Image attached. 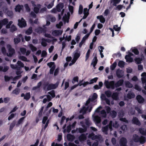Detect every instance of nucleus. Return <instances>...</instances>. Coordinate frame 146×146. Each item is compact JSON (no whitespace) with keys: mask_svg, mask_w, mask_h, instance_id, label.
<instances>
[{"mask_svg":"<svg viewBox=\"0 0 146 146\" xmlns=\"http://www.w3.org/2000/svg\"><path fill=\"white\" fill-rule=\"evenodd\" d=\"M142 60V58H136L135 59V62L137 64H139L141 63V61Z\"/></svg>","mask_w":146,"mask_h":146,"instance_id":"obj_60","label":"nucleus"},{"mask_svg":"<svg viewBox=\"0 0 146 146\" xmlns=\"http://www.w3.org/2000/svg\"><path fill=\"white\" fill-rule=\"evenodd\" d=\"M117 65V63L115 62H114L113 64L110 66V69L112 70H113L116 67Z\"/></svg>","mask_w":146,"mask_h":146,"instance_id":"obj_57","label":"nucleus"},{"mask_svg":"<svg viewBox=\"0 0 146 146\" xmlns=\"http://www.w3.org/2000/svg\"><path fill=\"white\" fill-rule=\"evenodd\" d=\"M43 30V29L42 28L38 27L35 29V31L36 32L40 33L42 32Z\"/></svg>","mask_w":146,"mask_h":146,"instance_id":"obj_58","label":"nucleus"},{"mask_svg":"<svg viewBox=\"0 0 146 146\" xmlns=\"http://www.w3.org/2000/svg\"><path fill=\"white\" fill-rule=\"evenodd\" d=\"M139 131L141 134L145 135H146V130L145 129L141 128L139 129Z\"/></svg>","mask_w":146,"mask_h":146,"instance_id":"obj_44","label":"nucleus"},{"mask_svg":"<svg viewBox=\"0 0 146 146\" xmlns=\"http://www.w3.org/2000/svg\"><path fill=\"white\" fill-rule=\"evenodd\" d=\"M30 97V93H27L25 94L24 98L26 100H29Z\"/></svg>","mask_w":146,"mask_h":146,"instance_id":"obj_56","label":"nucleus"},{"mask_svg":"<svg viewBox=\"0 0 146 146\" xmlns=\"http://www.w3.org/2000/svg\"><path fill=\"white\" fill-rule=\"evenodd\" d=\"M123 80H120L115 83V87H117L121 86L123 84Z\"/></svg>","mask_w":146,"mask_h":146,"instance_id":"obj_35","label":"nucleus"},{"mask_svg":"<svg viewBox=\"0 0 146 146\" xmlns=\"http://www.w3.org/2000/svg\"><path fill=\"white\" fill-rule=\"evenodd\" d=\"M132 123L137 125H140V123L138 120V119L136 117H134L132 121Z\"/></svg>","mask_w":146,"mask_h":146,"instance_id":"obj_28","label":"nucleus"},{"mask_svg":"<svg viewBox=\"0 0 146 146\" xmlns=\"http://www.w3.org/2000/svg\"><path fill=\"white\" fill-rule=\"evenodd\" d=\"M47 65L49 67L51 68L50 70V74H52L53 73L56 66L54 62H50L47 64Z\"/></svg>","mask_w":146,"mask_h":146,"instance_id":"obj_12","label":"nucleus"},{"mask_svg":"<svg viewBox=\"0 0 146 146\" xmlns=\"http://www.w3.org/2000/svg\"><path fill=\"white\" fill-rule=\"evenodd\" d=\"M132 51L136 54H138L139 51L137 49L135 48H131Z\"/></svg>","mask_w":146,"mask_h":146,"instance_id":"obj_49","label":"nucleus"},{"mask_svg":"<svg viewBox=\"0 0 146 146\" xmlns=\"http://www.w3.org/2000/svg\"><path fill=\"white\" fill-rule=\"evenodd\" d=\"M71 130V126L69 125L68 126L66 129H64L63 131L64 133H65L66 132L69 133L70 132Z\"/></svg>","mask_w":146,"mask_h":146,"instance_id":"obj_43","label":"nucleus"},{"mask_svg":"<svg viewBox=\"0 0 146 146\" xmlns=\"http://www.w3.org/2000/svg\"><path fill=\"white\" fill-rule=\"evenodd\" d=\"M84 16H83L82 19H85L88 16L89 14V11L87 8H85L84 9Z\"/></svg>","mask_w":146,"mask_h":146,"instance_id":"obj_27","label":"nucleus"},{"mask_svg":"<svg viewBox=\"0 0 146 146\" xmlns=\"http://www.w3.org/2000/svg\"><path fill=\"white\" fill-rule=\"evenodd\" d=\"M22 72L20 70H17L16 72V74L17 76H15L13 78V80H16L19 78H20L21 76V74L22 73Z\"/></svg>","mask_w":146,"mask_h":146,"instance_id":"obj_24","label":"nucleus"},{"mask_svg":"<svg viewBox=\"0 0 146 146\" xmlns=\"http://www.w3.org/2000/svg\"><path fill=\"white\" fill-rule=\"evenodd\" d=\"M46 96L47 98H44L43 101V102L44 104L46 103L47 101H50L52 99L51 97L49 95H47Z\"/></svg>","mask_w":146,"mask_h":146,"instance_id":"obj_34","label":"nucleus"},{"mask_svg":"<svg viewBox=\"0 0 146 146\" xmlns=\"http://www.w3.org/2000/svg\"><path fill=\"white\" fill-rule=\"evenodd\" d=\"M83 6L82 5H80L79 7L78 13L79 14H81L83 12Z\"/></svg>","mask_w":146,"mask_h":146,"instance_id":"obj_50","label":"nucleus"},{"mask_svg":"<svg viewBox=\"0 0 146 146\" xmlns=\"http://www.w3.org/2000/svg\"><path fill=\"white\" fill-rule=\"evenodd\" d=\"M88 137L91 138L92 140L96 139V142L93 144L92 146H97L98 144V141H100V139L101 138V137L100 135H94V134L93 133H92L89 134Z\"/></svg>","mask_w":146,"mask_h":146,"instance_id":"obj_5","label":"nucleus"},{"mask_svg":"<svg viewBox=\"0 0 146 146\" xmlns=\"http://www.w3.org/2000/svg\"><path fill=\"white\" fill-rule=\"evenodd\" d=\"M9 68V67L7 66H5L4 67L2 66H0V71L5 72L7 71Z\"/></svg>","mask_w":146,"mask_h":146,"instance_id":"obj_33","label":"nucleus"},{"mask_svg":"<svg viewBox=\"0 0 146 146\" xmlns=\"http://www.w3.org/2000/svg\"><path fill=\"white\" fill-rule=\"evenodd\" d=\"M28 46L33 52L35 51L36 50V48L32 44H29Z\"/></svg>","mask_w":146,"mask_h":146,"instance_id":"obj_47","label":"nucleus"},{"mask_svg":"<svg viewBox=\"0 0 146 146\" xmlns=\"http://www.w3.org/2000/svg\"><path fill=\"white\" fill-rule=\"evenodd\" d=\"M90 84L89 82H84L83 81H82L79 84L80 86L83 85L84 87L86 86L88 84Z\"/></svg>","mask_w":146,"mask_h":146,"instance_id":"obj_38","label":"nucleus"},{"mask_svg":"<svg viewBox=\"0 0 146 146\" xmlns=\"http://www.w3.org/2000/svg\"><path fill=\"white\" fill-rule=\"evenodd\" d=\"M8 20L7 19H4L0 21V29L2 28L3 25H6L8 23Z\"/></svg>","mask_w":146,"mask_h":146,"instance_id":"obj_19","label":"nucleus"},{"mask_svg":"<svg viewBox=\"0 0 146 146\" xmlns=\"http://www.w3.org/2000/svg\"><path fill=\"white\" fill-rule=\"evenodd\" d=\"M125 58L127 62H131L133 61V58L129 56H125Z\"/></svg>","mask_w":146,"mask_h":146,"instance_id":"obj_42","label":"nucleus"},{"mask_svg":"<svg viewBox=\"0 0 146 146\" xmlns=\"http://www.w3.org/2000/svg\"><path fill=\"white\" fill-rule=\"evenodd\" d=\"M141 80L142 83L144 84L146 82V73L143 72L141 74Z\"/></svg>","mask_w":146,"mask_h":146,"instance_id":"obj_25","label":"nucleus"},{"mask_svg":"<svg viewBox=\"0 0 146 146\" xmlns=\"http://www.w3.org/2000/svg\"><path fill=\"white\" fill-rule=\"evenodd\" d=\"M48 118V116H44L43 117L42 120V123L43 124H44L46 123V121H47Z\"/></svg>","mask_w":146,"mask_h":146,"instance_id":"obj_62","label":"nucleus"},{"mask_svg":"<svg viewBox=\"0 0 146 146\" xmlns=\"http://www.w3.org/2000/svg\"><path fill=\"white\" fill-rule=\"evenodd\" d=\"M68 140L70 141H73L75 139V137L70 134H68L67 136Z\"/></svg>","mask_w":146,"mask_h":146,"instance_id":"obj_32","label":"nucleus"},{"mask_svg":"<svg viewBox=\"0 0 146 146\" xmlns=\"http://www.w3.org/2000/svg\"><path fill=\"white\" fill-rule=\"evenodd\" d=\"M63 7L64 5L63 3H59L56 6V8L53 9L51 10V12L53 13H56L57 12H60L63 9Z\"/></svg>","mask_w":146,"mask_h":146,"instance_id":"obj_9","label":"nucleus"},{"mask_svg":"<svg viewBox=\"0 0 146 146\" xmlns=\"http://www.w3.org/2000/svg\"><path fill=\"white\" fill-rule=\"evenodd\" d=\"M88 135V133H86V135L84 134H82L79 137V139L80 141H83L86 139V135Z\"/></svg>","mask_w":146,"mask_h":146,"instance_id":"obj_30","label":"nucleus"},{"mask_svg":"<svg viewBox=\"0 0 146 146\" xmlns=\"http://www.w3.org/2000/svg\"><path fill=\"white\" fill-rule=\"evenodd\" d=\"M97 97V95L96 93H94L92 96L90 97L86 103L84 105L83 107L80 110V113H82L83 115L79 116L78 118L79 119L84 118L83 115L86 112H90L91 111L94 106L93 103L95 102Z\"/></svg>","mask_w":146,"mask_h":146,"instance_id":"obj_1","label":"nucleus"},{"mask_svg":"<svg viewBox=\"0 0 146 146\" xmlns=\"http://www.w3.org/2000/svg\"><path fill=\"white\" fill-rule=\"evenodd\" d=\"M127 143V140L125 137H122L120 140L119 144L120 146H126Z\"/></svg>","mask_w":146,"mask_h":146,"instance_id":"obj_16","label":"nucleus"},{"mask_svg":"<svg viewBox=\"0 0 146 146\" xmlns=\"http://www.w3.org/2000/svg\"><path fill=\"white\" fill-rule=\"evenodd\" d=\"M17 64L18 65V70H19L20 68L22 67H24V64L21 61H18L17 62Z\"/></svg>","mask_w":146,"mask_h":146,"instance_id":"obj_41","label":"nucleus"},{"mask_svg":"<svg viewBox=\"0 0 146 146\" xmlns=\"http://www.w3.org/2000/svg\"><path fill=\"white\" fill-rule=\"evenodd\" d=\"M18 25L21 28L25 27L26 26V22L23 18H22L21 19L18 20Z\"/></svg>","mask_w":146,"mask_h":146,"instance_id":"obj_11","label":"nucleus"},{"mask_svg":"<svg viewBox=\"0 0 146 146\" xmlns=\"http://www.w3.org/2000/svg\"><path fill=\"white\" fill-rule=\"evenodd\" d=\"M91 52V51L90 49H88L87 52L86 54V61L87 60V59L88 58L90 55V53Z\"/></svg>","mask_w":146,"mask_h":146,"instance_id":"obj_53","label":"nucleus"},{"mask_svg":"<svg viewBox=\"0 0 146 146\" xmlns=\"http://www.w3.org/2000/svg\"><path fill=\"white\" fill-rule=\"evenodd\" d=\"M59 82H58L55 84H50L47 85V89L48 90H50L51 89H53L56 88L58 86Z\"/></svg>","mask_w":146,"mask_h":146,"instance_id":"obj_14","label":"nucleus"},{"mask_svg":"<svg viewBox=\"0 0 146 146\" xmlns=\"http://www.w3.org/2000/svg\"><path fill=\"white\" fill-rule=\"evenodd\" d=\"M19 59L21 60L24 61L29 62V60L27 59V58L25 56H20L19 57Z\"/></svg>","mask_w":146,"mask_h":146,"instance_id":"obj_46","label":"nucleus"},{"mask_svg":"<svg viewBox=\"0 0 146 146\" xmlns=\"http://www.w3.org/2000/svg\"><path fill=\"white\" fill-rule=\"evenodd\" d=\"M93 119L97 125L100 122L101 120L100 117H99L98 116H94V115H93Z\"/></svg>","mask_w":146,"mask_h":146,"instance_id":"obj_18","label":"nucleus"},{"mask_svg":"<svg viewBox=\"0 0 146 146\" xmlns=\"http://www.w3.org/2000/svg\"><path fill=\"white\" fill-rule=\"evenodd\" d=\"M32 32V28L30 27L25 32L28 35H30Z\"/></svg>","mask_w":146,"mask_h":146,"instance_id":"obj_52","label":"nucleus"},{"mask_svg":"<svg viewBox=\"0 0 146 146\" xmlns=\"http://www.w3.org/2000/svg\"><path fill=\"white\" fill-rule=\"evenodd\" d=\"M104 84L106 87L108 88H111L114 89L115 88V85H114V82L113 81L109 82L108 81L105 80Z\"/></svg>","mask_w":146,"mask_h":146,"instance_id":"obj_7","label":"nucleus"},{"mask_svg":"<svg viewBox=\"0 0 146 146\" xmlns=\"http://www.w3.org/2000/svg\"><path fill=\"white\" fill-rule=\"evenodd\" d=\"M125 86L129 88H132L133 85L129 81H126L125 82Z\"/></svg>","mask_w":146,"mask_h":146,"instance_id":"obj_51","label":"nucleus"},{"mask_svg":"<svg viewBox=\"0 0 146 146\" xmlns=\"http://www.w3.org/2000/svg\"><path fill=\"white\" fill-rule=\"evenodd\" d=\"M135 96L134 94L131 91L129 92L127 95V98L130 99L134 98Z\"/></svg>","mask_w":146,"mask_h":146,"instance_id":"obj_31","label":"nucleus"},{"mask_svg":"<svg viewBox=\"0 0 146 146\" xmlns=\"http://www.w3.org/2000/svg\"><path fill=\"white\" fill-rule=\"evenodd\" d=\"M125 62L122 61H119L118 63V65L120 67H123L124 65Z\"/></svg>","mask_w":146,"mask_h":146,"instance_id":"obj_54","label":"nucleus"},{"mask_svg":"<svg viewBox=\"0 0 146 146\" xmlns=\"http://www.w3.org/2000/svg\"><path fill=\"white\" fill-rule=\"evenodd\" d=\"M80 125L84 128L82 129L81 128L76 129V130H78L79 133H82L85 132L87 130V127L91 125V122L88 119H86L85 120V124L83 121L81 122Z\"/></svg>","mask_w":146,"mask_h":146,"instance_id":"obj_3","label":"nucleus"},{"mask_svg":"<svg viewBox=\"0 0 146 146\" xmlns=\"http://www.w3.org/2000/svg\"><path fill=\"white\" fill-rule=\"evenodd\" d=\"M136 99L139 103H142L144 101V99L140 95H138L136 97Z\"/></svg>","mask_w":146,"mask_h":146,"instance_id":"obj_23","label":"nucleus"},{"mask_svg":"<svg viewBox=\"0 0 146 146\" xmlns=\"http://www.w3.org/2000/svg\"><path fill=\"white\" fill-rule=\"evenodd\" d=\"M12 21L9 22L6 25V29H10V31L11 32H13L17 30V28L14 25H12L10 28L11 25L13 23Z\"/></svg>","mask_w":146,"mask_h":146,"instance_id":"obj_10","label":"nucleus"},{"mask_svg":"<svg viewBox=\"0 0 146 146\" xmlns=\"http://www.w3.org/2000/svg\"><path fill=\"white\" fill-rule=\"evenodd\" d=\"M7 48L8 50V52L6 53V49L4 47H3L1 48V51L4 55H7L9 57H11L15 53V50L12 48L11 45L7 44Z\"/></svg>","mask_w":146,"mask_h":146,"instance_id":"obj_2","label":"nucleus"},{"mask_svg":"<svg viewBox=\"0 0 146 146\" xmlns=\"http://www.w3.org/2000/svg\"><path fill=\"white\" fill-rule=\"evenodd\" d=\"M20 92V90L18 89H16L14 90H13L12 93L13 94H18Z\"/></svg>","mask_w":146,"mask_h":146,"instance_id":"obj_63","label":"nucleus"},{"mask_svg":"<svg viewBox=\"0 0 146 146\" xmlns=\"http://www.w3.org/2000/svg\"><path fill=\"white\" fill-rule=\"evenodd\" d=\"M62 33V31L61 30H54L52 33V35L54 36H57L61 35Z\"/></svg>","mask_w":146,"mask_h":146,"instance_id":"obj_20","label":"nucleus"},{"mask_svg":"<svg viewBox=\"0 0 146 146\" xmlns=\"http://www.w3.org/2000/svg\"><path fill=\"white\" fill-rule=\"evenodd\" d=\"M116 75L118 78H121L123 76V72L122 70H118L116 71Z\"/></svg>","mask_w":146,"mask_h":146,"instance_id":"obj_22","label":"nucleus"},{"mask_svg":"<svg viewBox=\"0 0 146 146\" xmlns=\"http://www.w3.org/2000/svg\"><path fill=\"white\" fill-rule=\"evenodd\" d=\"M105 94L108 97H110L111 94V92L110 91H106L105 92Z\"/></svg>","mask_w":146,"mask_h":146,"instance_id":"obj_59","label":"nucleus"},{"mask_svg":"<svg viewBox=\"0 0 146 146\" xmlns=\"http://www.w3.org/2000/svg\"><path fill=\"white\" fill-rule=\"evenodd\" d=\"M98 60L96 57H94L93 60L91 64V65H92L94 68L97 63Z\"/></svg>","mask_w":146,"mask_h":146,"instance_id":"obj_36","label":"nucleus"},{"mask_svg":"<svg viewBox=\"0 0 146 146\" xmlns=\"http://www.w3.org/2000/svg\"><path fill=\"white\" fill-rule=\"evenodd\" d=\"M97 18L99 19L100 22L102 23H104L106 21L105 18L102 15L97 16Z\"/></svg>","mask_w":146,"mask_h":146,"instance_id":"obj_29","label":"nucleus"},{"mask_svg":"<svg viewBox=\"0 0 146 146\" xmlns=\"http://www.w3.org/2000/svg\"><path fill=\"white\" fill-rule=\"evenodd\" d=\"M80 56V53L78 51L73 53V58L71 62L69 64V66H71L75 63Z\"/></svg>","mask_w":146,"mask_h":146,"instance_id":"obj_6","label":"nucleus"},{"mask_svg":"<svg viewBox=\"0 0 146 146\" xmlns=\"http://www.w3.org/2000/svg\"><path fill=\"white\" fill-rule=\"evenodd\" d=\"M98 78L97 77L93 79H92L89 82L90 84H91L94 83L96 82L97 81Z\"/></svg>","mask_w":146,"mask_h":146,"instance_id":"obj_48","label":"nucleus"},{"mask_svg":"<svg viewBox=\"0 0 146 146\" xmlns=\"http://www.w3.org/2000/svg\"><path fill=\"white\" fill-rule=\"evenodd\" d=\"M22 37V35L21 34L18 35L16 38L14 39V42L15 44H17L21 41V38Z\"/></svg>","mask_w":146,"mask_h":146,"instance_id":"obj_21","label":"nucleus"},{"mask_svg":"<svg viewBox=\"0 0 146 146\" xmlns=\"http://www.w3.org/2000/svg\"><path fill=\"white\" fill-rule=\"evenodd\" d=\"M113 29L115 31H119L120 28L118 27L117 25H114L113 27Z\"/></svg>","mask_w":146,"mask_h":146,"instance_id":"obj_64","label":"nucleus"},{"mask_svg":"<svg viewBox=\"0 0 146 146\" xmlns=\"http://www.w3.org/2000/svg\"><path fill=\"white\" fill-rule=\"evenodd\" d=\"M31 3L33 5V6H34V12L36 13H38L39 12V9L41 7V5L39 4L35 5L34 1H32Z\"/></svg>","mask_w":146,"mask_h":146,"instance_id":"obj_13","label":"nucleus"},{"mask_svg":"<svg viewBox=\"0 0 146 146\" xmlns=\"http://www.w3.org/2000/svg\"><path fill=\"white\" fill-rule=\"evenodd\" d=\"M46 41L48 42H50L51 41V40H50L49 39H48L45 40V39L43 38H42V42L41 43L42 45L44 46H46L47 45Z\"/></svg>","mask_w":146,"mask_h":146,"instance_id":"obj_26","label":"nucleus"},{"mask_svg":"<svg viewBox=\"0 0 146 146\" xmlns=\"http://www.w3.org/2000/svg\"><path fill=\"white\" fill-rule=\"evenodd\" d=\"M23 7L22 5H17L15 8V10L16 12H20L21 10L23 8Z\"/></svg>","mask_w":146,"mask_h":146,"instance_id":"obj_39","label":"nucleus"},{"mask_svg":"<svg viewBox=\"0 0 146 146\" xmlns=\"http://www.w3.org/2000/svg\"><path fill=\"white\" fill-rule=\"evenodd\" d=\"M133 140L134 142H139L141 144H143L146 141V138L142 136L140 137L137 135L135 134L133 135Z\"/></svg>","mask_w":146,"mask_h":146,"instance_id":"obj_4","label":"nucleus"},{"mask_svg":"<svg viewBox=\"0 0 146 146\" xmlns=\"http://www.w3.org/2000/svg\"><path fill=\"white\" fill-rule=\"evenodd\" d=\"M48 94L51 96L52 98H54L55 96V92L54 90H52L49 92Z\"/></svg>","mask_w":146,"mask_h":146,"instance_id":"obj_55","label":"nucleus"},{"mask_svg":"<svg viewBox=\"0 0 146 146\" xmlns=\"http://www.w3.org/2000/svg\"><path fill=\"white\" fill-rule=\"evenodd\" d=\"M112 122L111 121H110L109 125L102 128V131L106 134L108 133V128L109 129L110 131H111L112 130Z\"/></svg>","mask_w":146,"mask_h":146,"instance_id":"obj_8","label":"nucleus"},{"mask_svg":"<svg viewBox=\"0 0 146 146\" xmlns=\"http://www.w3.org/2000/svg\"><path fill=\"white\" fill-rule=\"evenodd\" d=\"M100 115L103 117V118H105L106 117V113L105 111L104 110H102L100 112Z\"/></svg>","mask_w":146,"mask_h":146,"instance_id":"obj_40","label":"nucleus"},{"mask_svg":"<svg viewBox=\"0 0 146 146\" xmlns=\"http://www.w3.org/2000/svg\"><path fill=\"white\" fill-rule=\"evenodd\" d=\"M118 93L117 92L114 93L112 95V98L115 100H117L118 99Z\"/></svg>","mask_w":146,"mask_h":146,"instance_id":"obj_45","label":"nucleus"},{"mask_svg":"<svg viewBox=\"0 0 146 146\" xmlns=\"http://www.w3.org/2000/svg\"><path fill=\"white\" fill-rule=\"evenodd\" d=\"M70 16V13L68 12L65 13L63 17V20L64 22H66L67 23L68 22Z\"/></svg>","mask_w":146,"mask_h":146,"instance_id":"obj_17","label":"nucleus"},{"mask_svg":"<svg viewBox=\"0 0 146 146\" xmlns=\"http://www.w3.org/2000/svg\"><path fill=\"white\" fill-rule=\"evenodd\" d=\"M48 19L52 22H54L56 21L55 18L52 16H48Z\"/></svg>","mask_w":146,"mask_h":146,"instance_id":"obj_61","label":"nucleus"},{"mask_svg":"<svg viewBox=\"0 0 146 146\" xmlns=\"http://www.w3.org/2000/svg\"><path fill=\"white\" fill-rule=\"evenodd\" d=\"M101 98L102 100H105L107 104L109 105H110V104H114V102L113 100H112L110 103V100L106 98L104 94H102L101 96Z\"/></svg>","mask_w":146,"mask_h":146,"instance_id":"obj_15","label":"nucleus"},{"mask_svg":"<svg viewBox=\"0 0 146 146\" xmlns=\"http://www.w3.org/2000/svg\"><path fill=\"white\" fill-rule=\"evenodd\" d=\"M121 0H111V3H113V5L114 6H116L117 4L119 3Z\"/></svg>","mask_w":146,"mask_h":146,"instance_id":"obj_37","label":"nucleus"}]
</instances>
